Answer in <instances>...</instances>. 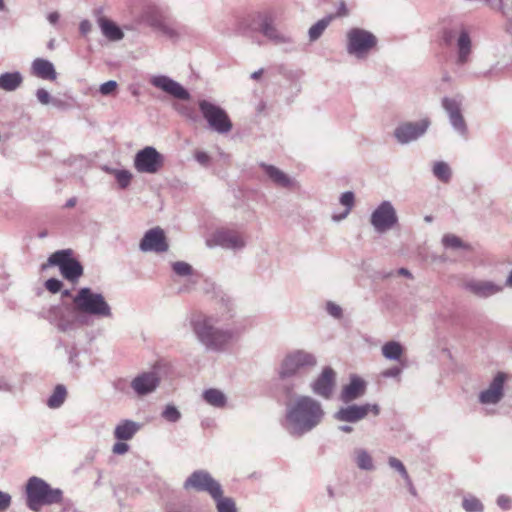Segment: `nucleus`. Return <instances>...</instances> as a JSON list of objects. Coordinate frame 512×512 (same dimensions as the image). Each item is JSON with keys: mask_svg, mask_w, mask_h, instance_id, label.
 <instances>
[{"mask_svg": "<svg viewBox=\"0 0 512 512\" xmlns=\"http://www.w3.org/2000/svg\"><path fill=\"white\" fill-rule=\"evenodd\" d=\"M398 223V215L393 204L382 201L371 213L370 224L377 233H385Z\"/></svg>", "mask_w": 512, "mask_h": 512, "instance_id": "9b49d317", "label": "nucleus"}, {"mask_svg": "<svg viewBox=\"0 0 512 512\" xmlns=\"http://www.w3.org/2000/svg\"><path fill=\"white\" fill-rule=\"evenodd\" d=\"M339 202L341 205L345 207V210L340 214H333L332 220L335 222H339L344 220L351 212L352 208L355 204V195L352 191H346L341 194L339 198Z\"/></svg>", "mask_w": 512, "mask_h": 512, "instance_id": "2f4dec72", "label": "nucleus"}, {"mask_svg": "<svg viewBox=\"0 0 512 512\" xmlns=\"http://www.w3.org/2000/svg\"><path fill=\"white\" fill-rule=\"evenodd\" d=\"M198 105L203 118L213 131L227 134L232 130V122L223 108L207 100H200Z\"/></svg>", "mask_w": 512, "mask_h": 512, "instance_id": "6e6552de", "label": "nucleus"}, {"mask_svg": "<svg viewBox=\"0 0 512 512\" xmlns=\"http://www.w3.org/2000/svg\"><path fill=\"white\" fill-rule=\"evenodd\" d=\"M117 82L114 81V80H109L103 84L100 85L99 87V92L103 95V96H109V95H112L116 89H117Z\"/></svg>", "mask_w": 512, "mask_h": 512, "instance_id": "49530a36", "label": "nucleus"}, {"mask_svg": "<svg viewBox=\"0 0 512 512\" xmlns=\"http://www.w3.org/2000/svg\"><path fill=\"white\" fill-rule=\"evenodd\" d=\"M324 417L320 401L308 395H298L286 404L283 426L291 436L302 437L317 428Z\"/></svg>", "mask_w": 512, "mask_h": 512, "instance_id": "f257e3e1", "label": "nucleus"}, {"mask_svg": "<svg viewBox=\"0 0 512 512\" xmlns=\"http://www.w3.org/2000/svg\"><path fill=\"white\" fill-rule=\"evenodd\" d=\"M23 82L20 72H6L0 75V89L12 92L18 89Z\"/></svg>", "mask_w": 512, "mask_h": 512, "instance_id": "7c9ffc66", "label": "nucleus"}, {"mask_svg": "<svg viewBox=\"0 0 512 512\" xmlns=\"http://www.w3.org/2000/svg\"><path fill=\"white\" fill-rule=\"evenodd\" d=\"M129 450L128 444L123 441H118L113 445L112 451L114 454L123 455Z\"/></svg>", "mask_w": 512, "mask_h": 512, "instance_id": "603ef678", "label": "nucleus"}, {"mask_svg": "<svg viewBox=\"0 0 512 512\" xmlns=\"http://www.w3.org/2000/svg\"><path fill=\"white\" fill-rule=\"evenodd\" d=\"M189 324L196 341L208 352H224L236 339L235 330L219 326V319L213 314L195 312Z\"/></svg>", "mask_w": 512, "mask_h": 512, "instance_id": "f03ea898", "label": "nucleus"}, {"mask_svg": "<svg viewBox=\"0 0 512 512\" xmlns=\"http://www.w3.org/2000/svg\"><path fill=\"white\" fill-rule=\"evenodd\" d=\"M50 104L52 106L60 108V109L65 108V106H66V103L64 101H62L61 99H58V98H54V97Z\"/></svg>", "mask_w": 512, "mask_h": 512, "instance_id": "e2e57ef3", "label": "nucleus"}, {"mask_svg": "<svg viewBox=\"0 0 512 512\" xmlns=\"http://www.w3.org/2000/svg\"><path fill=\"white\" fill-rule=\"evenodd\" d=\"M432 173L435 178L443 183H448L452 178V170L448 163L437 161L432 166Z\"/></svg>", "mask_w": 512, "mask_h": 512, "instance_id": "f704fd0d", "label": "nucleus"}, {"mask_svg": "<svg viewBox=\"0 0 512 512\" xmlns=\"http://www.w3.org/2000/svg\"><path fill=\"white\" fill-rule=\"evenodd\" d=\"M174 273L180 277H189L193 275V268L184 261H177L172 264Z\"/></svg>", "mask_w": 512, "mask_h": 512, "instance_id": "79ce46f5", "label": "nucleus"}, {"mask_svg": "<svg viewBox=\"0 0 512 512\" xmlns=\"http://www.w3.org/2000/svg\"><path fill=\"white\" fill-rule=\"evenodd\" d=\"M92 25L89 20H82L79 25V30L83 35H87L91 31Z\"/></svg>", "mask_w": 512, "mask_h": 512, "instance_id": "13d9d810", "label": "nucleus"}, {"mask_svg": "<svg viewBox=\"0 0 512 512\" xmlns=\"http://www.w3.org/2000/svg\"><path fill=\"white\" fill-rule=\"evenodd\" d=\"M259 31L273 44L285 47L286 50H291L295 43L291 35L277 28L270 16H265L262 19Z\"/></svg>", "mask_w": 512, "mask_h": 512, "instance_id": "a211bd4d", "label": "nucleus"}, {"mask_svg": "<svg viewBox=\"0 0 512 512\" xmlns=\"http://www.w3.org/2000/svg\"><path fill=\"white\" fill-rule=\"evenodd\" d=\"M0 390H2V391L10 390V385L4 379H0Z\"/></svg>", "mask_w": 512, "mask_h": 512, "instance_id": "338daca9", "label": "nucleus"}, {"mask_svg": "<svg viewBox=\"0 0 512 512\" xmlns=\"http://www.w3.org/2000/svg\"><path fill=\"white\" fill-rule=\"evenodd\" d=\"M508 375L504 372H497L488 387L478 395V401L482 405H497L504 398V385Z\"/></svg>", "mask_w": 512, "mask_h": 512, "instance_id": "f3484780", "label": "nucleus"}, {"mask_svg": "<svg viewBox=\"0 0 512 512\" xmlns=\"http://www.w3.org/2000/svg\"><path fill=\"white\" fill-rule=\"evenodd\" d=\"M75 310L98 318H112L113 312L109 303L101 293L88 287L81 288L73 297Z\"/></svg>", "mask_w": 512, "mask_h": 512, "instance_id": "39448f33", "label": "nucleus"}, {"mask_svg": "<svg viewBox=\"0 0 512 512\" xmlns=\"http://www.w3.org/2000/svg\"><path fill=\"white\" fill-rule=\"evenodd\" d=\"M465 287L479 298H488L503 291V285L487 280H470Z\"/></svg>", "mask_w": 512, "mask_h": 512, "instance_id": "5701e85b", "label": "nucleus"}, {"mask_svg": "<svg viewBox=\"0 0 512 512\" xmlns=\"http://www.w3.org/2000/svg\"><path fill=\"white\" fill-rule=\"evenodd\" d=\"M150 83L166 92L167 94L173 96L176 99L179 100H189L190 94L189 92L177 81L173 80L172 78L165 76V75H157L153 76L150 79Z\"/></svg>", "mask_w": 512, "mask_h": 512, "instance_id": "412c9836", "label": "nucleus"}, {"mask_svg": "<svg viewBox=\"0 0 512 512\" xmlns=\"http://www.w3.org/2000/svg\"><path fill=\"white\" fill-rule=\"evenodd\" d=\"M349 15V10L346 6L345 1L341 0L338 4L337 11L335 14H329L328 16H334L335 18L347 17Z\"/></svg>", "mask_w": 512, "mask_h": 512, "instance_id": "3c124183", "label": "nucleus"}, {"mask_svg": "<svg viewBox=\"0 0 512 512\" xmlns=\"http://www.w3.org/2000/svg\"><path fill=\"white\" fill-rule=\"evenodd\" d=\"M202 396L206 403L216 408H223L227 402L226 395L216 388L205 390Z\"/></svg>", "mask_w": 512, "mask_h": 512, "instance_id": "473e14b6", "label": "nucleus"}, {"mask_svg": "<svg viewBox=\"0 0 512 512\" xmlns=\"http://www.w3.org/2000/svg\"><path fill=\"white\" fill-rule=\"evenodd\" d=\"M139 249L142 252L163 253L168 251L169 245L166 236L160 227L148 230L140 241Z\"/></svg>", "mask_w": 512, "mask_h": 512, "instance_id": "6ab92c4d", "label": "nucleus"}, {"mask_svg": "<svg viewBox=\"0 0 512 512\" xmlns=\"http://www.w3.org/2000/svg\"><path fill=\"white\" fill-rule=\"evenodd\" d=\"M463 97L456 96L453 98L444 97L442 99V107L449 117V122L453 129L461 136H467V125L461 113Z\"/></svg>", "mask_w": 512, "mask_h": 512, "instance_id": "dca6fc26", "label": "nucleus"}, {"mask_svg": "<svg viewBox=\"0 0 512 512\" xmlns=\"http://www.w3.org/2000/svg\"><path fill=\"white\" fill-rule=\"evenodd\" d=\"M317 359L315 355L305 350H295L288 353L278 369V377L282 391L291 396L295 393L299 385L301 373L307 369L316 366Z\"/></svg>", "mask_w": 512, "mask_h": 512, "instance_id": "7ed1b4c3", "label": "nucleus"}, {"mask_svg": "<svg viewBox=\"0 0 512 512\" xmlns=\"http://www.w3.org/2000/svg\"><path fill=\"white\" fill-rule=\"evenodd\" d=\"M398 274L399 275H402V276H405V277H408V278H411L412 277V274L410 273V271L406 268H400L398 270Z\"/></svg>", "mask_w": 512, "mask_h": 512, "instance_id": "69168bd1", "label": "nucleus"}, {"mask_svg": "<svg viewBox=\"0 0 512 512\" xmlns=\"http://www.w3.org/2000/svg\"><path fill=\"white\" fill-rule=\"evenodd\" d=\"M366 392V382L360 377L354 375L350 383L343 387L340 399L344 403H350L362 397Z\"/></svg>", "mask_w": 512, "mask_h": 512, "instance_id": "b1692460", "label": "nucleus"}, {"mask_svg": "<svg viewBox=\"0 0 512 512\" xmlns=\"http://www.w3.org/2000/svg\"><path fill=\"white\" fill-rule=\"evenodd\" d=\"M377 44V37L368 30L354 27L346 33V52L358 60L366 59Z\"/></svg>", "mask_w": 512, "mask_h": 512, "instance_id": "423d86ee", "label": "nucleus"}, {"mask_svg": "<svg viewBox=\"0 0 512 512\" xmlns=\"http://www.w3.org/2000/svg\"><path fill=\"white\" fill-rule=\"evenodd\" d=\"M31 73L44 80L54 81L57 78V73L53 63L43 58H36L33 60Z\"/></svg>", "mask_w": 512, "mask_h": 512, "instance_id": "a878e982", "label": "nucleus"}, {"mask_svg": "<svg viewBox=\"0 0 512 512\" xmlns=\"http://www.w3.org/2000/svg\"><path fill=\"white\" fill-rule=\"evenodd\" d=\"M402 372V369L400 367H391L389 369H386L382 372V376L385 378H396L399 377Z\"/></svg>", "mask_w": 512, "mask_h": 512, "instance_id": "5fc2aeb1", "label": "nucleus"}, {"mask_svg": "<svg viewBox=\"0 0 512 512\" xmlns=\"http://www.w3.org/2000/svg\"><path fill=\"white\" fill-rule=\"evenodd\" d=\"M327 311L331 316L335 318H340L342 316L341 307L335 303L329 302L327 304Z\"/></svg>", "mask_w": 512, "mask_h": 512, "instance_id": "864d4df0", "label": "nucleus"}, {"mask_svg": "<svg viewBox=\"0 0 512 512\" xmlns=\"http://www.w3.org/2000/svg\"><path fill=\"white\" fill-rule=\"evenodd\" d=\"M405 482H406V485L408 487V490L409 492L413 495V496H417V492H416V489L412 483V480L410 478V476L408 477V479H405Z\"/></svg>", "mask_w": 512, "mask_h": 512, "instance_id": "680f3d73", "label": "nucleus"}, {"mask_svg": "<svg viewBox=\"0 0 512 512\" xmlns=\"http://www.w3.org/2000/svg\"><path fill=\"white\" fill-rule=\"evenodd\" d=\"M505 286L512 288V271L509 273V275L505 281Z\"/></svg>", "mask_w": 512, "mask_h": 512, "instance_id": "774afa93", "label": "nucleus"}, {"mask_svg": "<svg viewBox=\"0 0 512 512\" xmlns=\"http://www.w3.org/2000/svg\"><path fill=\"white\" fill-rule=\"evenodd\" d=\"M462 508L466 512H483L484 505L477 497L473 495H466L462 501Z\"/></svg>", "mask_w": 512, "mask_h": 512, "instance_id": "4c0bfd02", "label": "nucleus"}, {"mask_svg": "<svg viewBox=\"0 0 512 512\" xmlns=\"http://www.w3.org/2000/svg\"><path fill=\"white\" fill-rule=\"evenodd\" d=\"M164 156L153 146L139 150L134 157V168L139 173L156 174L164 166Z\"/></svg>", "mask_w": 512, "mask_h": 512, "instance_id": "f8f14e48", "label": "nucleus"}, {"mask_svg": "<svg viewBox=\"0 0 512 512\" xmlns=\"http://www.w3.org/2000/svg\"><path fill=\"white\" fill-rule=\"evenodd\" d=\"M46 319L60 332L68 333L74 331L76 329V321L75 319L66 314L62 307L60 306H52L46 314Z\"/></svg>", "mask_w": 512, "mask_h": 512, "instance_id": "4be33fe9", "label": "nucleus"}, {"mask_svg": "<svg viewBox=\"0 0 512 512\" xmlns=\"http://www.w3.org/2000/svg\"><path fill=\"white\" fill-rule=\"evenodd\" d=\"M430 121L427 118L416 122H402L394 130V137L398 143L405 145L418 140L428 130Z\"/></svg>", "mask_w": 512, "mask_h": 512, "instance_id": "ddd939ff", "label": "nucleus"}, {"mask_svg": "<svg viewBox=\"0 0 512 512\" xmlns=\"http://www.w3.org/2000/svg\"><path fill=\"white\" fill-rule=\"evenodd\" d=\"M162 417L171 423H176L181 419V413L176 406L168 404L161 413Z\"/></svg>", "mask_w": 512, "mask_h": 512, "instance_id": "37998d69", "label": "nucleus"}, {"mask_svg": "<svg viewBox=\"0 0 512 512\" xmlns=\"http://www.w3.org/2000/svg\"><path fill=\"white\" fill-rule=\"evenodd\" d=\"M369 413H373L374 416L379 415V405L371 403L347 405L336 411L334 418L340 422L356 423L365 419Z\"/></svg>", "mask_w": 512, "mask_h": 512, "instance_id": "4468645a", "label": "nucleus"}, {"mask_svg": "<svg viewBox=\"0 0 512 512\" xmlns=\"http://www.w3.org/2000/svg\"><path fill=\"white\" fill-rule=\"evenodd\" d=\"M159 30L163 35L172 39L178 40L185 32V26H172L168 24L159 25Z\"/></svg>", "mask_w": 512, "mask_h": 512, "instance_id": "58836bf2", "label": "nucleus"}, {"mask_svg": "<svg viewBox=\"0 0 512 512\" xmlns=\"http://www.w3.org/2000/svg\"><path fill=\"white\" fill-rule=\"evenodd\" d=\"M403 353V348L400 343L395 341L387 342L382 347V354L389 360H399Z\"/></svg>", "mask_w": 512, "mask_h": 512, "instance_id": "e433bc0d", "label": "nucleus"}, {"mask_svg": "<svg viewBox=\"0 0 512 512\" xmlns=\"http://www.w3.org/2000/svg\"><path fill=\"white\" fill-rule=\"evenodd\" d=\"M456 35V31L455 30H445L444 33H443V40L446 44H451L454 36Z\"/></svg>", "mask_w": 512, "mask_h": 512, "instance_id": "052dcab7", "label": "nucleus"}, {"mask_svg": "<svg viewBox=\"0 0 512 512\" xmlns=\"http://www.w3.org/2000/svg\"><path fill=\"white\" fill-rule=\"evenodd\" d=\"M195 159L198 163H200L203 166H207L210 162V156L203 151H196Z\"/></svg>", "mask_w": 512, "mask_h": 512, "instance_id": "6e6d98bb", "label": "nucleus"}, {"mask_svg": "<svg viewBox=\"0 0 512 512\" xmlns=\"http://www.w3.org/2000/svg\"><path fill=\"white\" fill-rule=\"evenodd\" d=\"M218 512H237L235 501L230 497L220 496L214 499Z\"/></svg>", "mask_w": 512, "mask_h": 512, "instance_id": "ea45409f", "label": "nucleus"}, {"mask_svg": "<svg viewBox=\"0 0 512 512\" xmlns=\"http://www.w3.org/2000/svg\"><path fill=\"white\" fill-rule=\"evenodd\" d=\"M67 397L66 387L62 384H58L50 397L47 400V405L49 408L56 409L62 406L65 399Z\"/></svg>", "mask_w": 512, "mask_h": 512, "instance_id": "c9c22d12", "label": "nucleus"}, {"mask_svg": "<svg viewBox=\"0 0 512 512\" xmlns=\"http://www.w3.org/2000/svg\"><path fill=\"white\" fill-rule=\"evenodd\" d=\"M27 506L37 512L45 505L58 504L62 501L63 492L59 488H52L43 479L33 476L26 484Z\"/></svg>", "mask_w": 512, "mask_h": 512, "instance_id": "20e7f679", "label": "nucleus"}, {"mask_svg": "<svg viewBox=\"0 0 512 512\" xmlns=\"http://www.w3.org/2000/svg\"><path fill=\"white\" fill-rule=\"evenodd\" d=\"M59 14L57 12H52L48 15L47 19L51 24H56L59 20Z\"/></svg>", "mask_w": 512, "mask_h": 512, "instance_id": "0e129e2a", "label": "nucleus"}, {"mask_svg": "<svg viewBox=\"0 0 512 512\" xmlns=\"http://www.w3.org/2000/svg\"><path fill=\"white\" fill-rule=\"evenodd\" d=\"M209 247L220 246L225 249L240 250L246 245L243 235L233 229L221 228L216 230L211 239L207 240Z\"/></svg>", "mask_w": 512, "mask_h": 512, "instance_id": "2eb2a0df", "label": "nucleus"}, {"mask_svg": "<svg viewBox=\"0 0 512 512\" xmlns=\"http://www.w3.org/2000/svg\"><path fill=\"white\" fill-rule=\"evenodd\" d=\"M497 504L500 508L502 509H509L510 508V499L509 497L505 496V495H501L498 497L497 499Z\"/></svg>", "mask_w": 512, "mask_h": 512, "instance_id": "4d7b16f0", "label": "nucleus"}, {"mask_svg": "<svg viewBox=\"0 0 512 512\" xmlns=\"http://www.w3.org/2000/svg\"><path fill=\"white\" fill-rule=\"evenodd\" d=\"M163 367L162 364L157 363L151 370L133 378L130 386L138 397H144L156 391L161 382Z\"/></svg>", "mask_w": 512, "mask_h": 512, "instance_id": "1a4fd4ad", "label": "nucleus"}, {"mask_svg": "<svg viewBox=\"0 0 512 512\" xmlns=\"http://www.w3.org/2000/svg\"><path fill=\"white\" fill-rule=\"evenodd\" d=\"M260 166L262 167L265 175L277 186L282 188H290L292 187L294 181L291 179L287 174H285L282 170L279 168L261 163Z\"/></svg>", "mask_w": 512, "mask_h": 512, "instance_id": "bb28decb", "label": "nucleus"}, {"mask_svg": "<svg viewBox=\"0 0 512 512\" xmlns=\"http://www.w3.org/2000/svg\"><path fill=\"white\" fill-rule=\"evenodd\" d=\"M62 286V282L56 278H50L45 282V288L51 293L60 292Z\"/></svg>", "mask_w": 512, "mask_h": 512, "instance_id": "09e8293b", "label": "nucleus"}, {"mask_svg": "<svg viewBox=\"0 0 512 512\" xmlns=\"http://www.w3.org/2000/svg\"><path fill=\"white\" fill-rule=\"evenodd\" d=\"M333 20L334 16H325L313 24L308 30L309 40L311 42L318 40Z\"/></svg>", "mask_w": 512, "mask_h": 512, "instance_id": "72a5a7b5", "label": "nucleus"}, {"mask_svg": "<svg viewBox=\"0 0 512 512\" xmlns=\"http://www.w3.org/2000/svg\"><path fill=\"white\" fill-rule=\"evenodd\" d=\"M111 172L115 176L119 186L122 189H125L126 187L129 186L131 179H132V174L130 171H128V170H111Z\"/></svg>", "mask_w": 512, "mask_h": 512, "instance_id": "c03bdc74", "label": "nucleus"}, {"mask_svg": "<svg viewBox=\"0 0 512 512\" xmlns=\"http://www.w3.org/2000/svg\"><path fill=\"white\" fill-rule=\"evenodd\" d=\"M11 505V495L0 490V512H5Z\"/></svg>", "mask_w": 512, "mask_h": 512, "instance_id": "8fccbe9b", "label": "nucleus"}, {"mask_svg": "<svg viewBox=\"0 0 512 512\" xmlns=\"http://www.w3.org/2000/svg\"><path fill=\"white\" fill-rule=\"evenodd\" d=\"M352 459L356 467L362 471L371 472L375 470L373 457L365 448H354L352 451Z\"/></svg>", "mask_w": 512, "mask_h": 512, "instance_id": "cd10ccee", "label": "nucleus"}, {"mask_svg": "<svg viewBox=\"0 0 512 512\" xmlns=\"http://www.w3.org/2000/svg\"><path fill=\"white\" fill-rule=\"evenodd\" d=\"M186 490L194 489L200 492H207L213 499L223 494L222 487L209 472L205 470L194 471L184 482Z\"/></svg>", "mask_w": 512, "mask_h": 512, "instance_id": "9d476101", "label": "nucleus"}, {"mask_svg": "<svg viewBox=\"0 0 512 512\" xmlns=\"http://www.w3.org/2000/svg\"><path fill=\"white\" fill-rule=\"evenodd\" d=\"M388 464L392 469L396 470L402 476V478L404 480L408 479L409 474H408L404 464L399 459H397L395 457H390L388 459Z\"/></svg>", "mask_w": 512, "mask_h": 512, "instance_id": "a18cd8bd", "label": "nucleus"}, {"mask_svg": "<svg viewBox=\"0 0 512 512\" xmlns=\"http://www.w3.org/2000/svg\"><path fill=\"white\" fill-rule=\"evenodd\" d=\"M141 425L132 420L121 421L114 429V437L120 441H127L134 437Z\"/></svg>", "mask_w": 512, "mask_h": 512, "instance_id": "c85d7f7f", "label": "nucleus"}, {"mask_svg": "<svg viewBox=\"0 0 512 512\" xmlns=\"http://www.w3.org/2000/svg\"><path fill=\"white\" fill-rule=\"evenodd\" d=\"M36 98L42 105H50L53 99L50 93L44 88H39L36 91Z\"/></svg>", "mask_w": 512, "mask_h": 512, "instance_id": "de8ad7c7", "label": "nucleus"}, {"mask_svg": "<svg viewBox=\"0 0 512 512\" xmlns=\"http://www.w3.org/2000/svg\"><path fill=\"white\" fill-rule=\"evenodd\" d=\"M456 47V64L463 66L469 62L470 55L472 53V41L468 31L464 28H461L460 31L458 32Z\"/></svg>", "mask_w": 512, "mask_h": 512, "instance_id": "393cba45", "label": "nucleus"}, {"mask_svg": "<svg viewBox=\"0 0 512 512\" xmlns=\"http://www.w3.org/2000/svg\"><path fill=\"white\" fill-rule=\"evenodd\" d=\"M336 382V373L330 367L323 369L321 374L311 383V391L323 399H330L333 395Z\"/></svg>", "mask_w": 512, "mask_h": 512, "instance_id": "aec40b11", "label": "nucleus"}, {"mask_svg": "<svg viewBox=\"0 0 512 512\" xmlns=\"http://www.w3.org/2000/svg\"><path fill=\"white\" fill-rule=\"evenodd\" d=\"M49 266H58L62 276L71 282H76L83 275V267L78 260L72 258L71 249L58 250L51 254L47 263L42 265V270Z\"/></svg>", "mask_w": 512, "mask_h": 512, "instance_id": "0eeeda50", "label": "nucleus"}, {"mask_svg": "<svg viewBox=\"0 0 512 512\" xmlns=\"http://www.w3.org/2000/svg\"><path fill=\"white\" fill-rule=\"evenodd\" d=\"M442 243L446 248L451 249H466L468 246L457 236L447 234L443 237Z\"/></svg>", "mask_w": 512, "mask_h": 512, "instance_id": "a19ab883", "label": "nucleus"}, {"mask_svg": "<svg viewBox=\"0 0 512 512\" xmlns=\"http://www.w3.org/2000/svg\"><path fill=\"white\" fill-rule=\"evenodd\" d=\"M102 34L110 41H120L124 37L123 31L113 21L100 17L98 19Z\"/></svg>", "mask_w": 512, "mask_h": 512, "instance_id": "c756f323", "label": "nucleus"}, {"mask_svg": "<svg viewBox=\"0 0 512 512\" xmlns=\"http://www.w3.org/2000/svg\"><path fill=\"white\" fill-rule=\"evenodd\" d=\"M197 281L193 280L192 278H189L187 280V283L184 284L179 288V292H189L193 289V287L196 285Z\"/></svg>", "mask_w": 512, "mask_h": 512, "instance_id": "bf43d9fd", "label": "nucleus"}]
</instances>
